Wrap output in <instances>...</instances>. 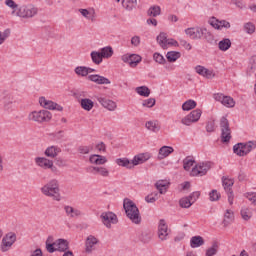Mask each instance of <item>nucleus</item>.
<instances>
[{
  "instance_id": "1",
  "label": "nucleus",
  "mask_w": 256,
  "mask_h": 256,
  "mask_svg": "<svg viewBox=\"0 0 256 256\" xmlns=\"http://www.w3.org/2000/svg\"><path fill=\"white\" fill-rule=\"evenodd\" d=\"M42 195L50 197L53 201H61V189H59V181L52 179L40 188Z\"/></svg>"
},
{
  "instance_id": "2",
  "label": "nucleus",
  "mask_w": 256,
  "mask_h": 256,
  "mask_svg": "<svg viewBox=\"0 0 256 256\" xmlns=\"http://www.w3.org/2000/svg\"><path fill=\"white\" fill-rule=\"evenodd\" d=\"M123 208L130 221L135 223V225H139V223H141V214L139 213V208H137L135 202L131 201L128 198H125Z\"/></svg>"
},
{
  "instance_id": "3",
  "label": "nucleus",
  "mask_w": 256,
  "mask_h": 256,
  "mask_svg": "<svg viewBox=\"0 0 256 256\" xmlns=\"http://www.w3.org/2000/svg\"><path fill=\"white\" fill-rule=\"evenodd\" d=\"M185 34L190 37V39H193L194 41H197L199 39H206V41H211L213 39V34L207 30L205 27H191L185 29Z\"/></svg>"
},
{
  "instance_id": "4",
  "label": "nucleus",
  "mask_w": 256,
  "mask_h": 256,
  "mask_svg": "<svg viewBox=\"0 0 256 256\" xmlns=\"http://www.w3.org/2000/svg\"><path fill=\"white\" fill-rule=\"evenodd\" d=\"M39 13V9L35 7L34 5H24L17 9L16 11V17H21L22 19H31L35 17Z\"/></svg>"
},
{
  "instance_id": "5",
  "label": "nucleus",
  "mask_w": 256,
  "mask_h": 256,
  "mask_svg": "<svg viewBox=\"0 0 256 256\" xmlns=\"http://www.w3.org/2000/svg\"><path fill=\"white\" fill-rule=\"evenodd\" d=\"M51 112L47 110L33 111L28 115L29 121H34L35 123H45L47 121H51Z\"/></svg>"
},
{
  "instance_id": "6",
  "label": "nucleus",
  "mask_w": 256,
  "mask_h": 256,
  "mask_svg": "<svg viewBox=\"0 0 256 256\" xmlns=\"http://www.w3.org/2000/svg\"><path fill=\"white\" fill-rule=\"evenodd\" d=\"M220 129L222 143H229L231 141V127H229V120L225 116L220 120Z\"/></svg>"
},
{
  "instance_id": "7",
  "label": "nucleus",
  "mask_w": 256,
  "mask_h": 256,
  "mask_svg": "<svg viewBox=\"0 0 256 256\" xmlns=\"http://www.w3.org/2000/svg\"><path fill=\"white\" fill-rule=\"evenodd\" d=\"M253 145H255L252 141L248 143H238L233 146V151L239 157H245V155H249L251 151H253Z\"/></svg>"
},
{
  "instance_id": "8",
  "label": "nucleus",
  "mask_w": 256,
  "mask_h": 256,
  "mask_svg": "<svg viewBox=\"0 0 256 256\" xmlns=\"http://www.w3.org/2000/svg\"><path fill=\"white\" fill-rule=\"evenodd\" d=\"M17 241V235L14 232L7 233L1 242L0 250L2 253H7L11 247H13V244Z\"/></svg>"
},
{
  "instance_id": "9",
  "label": "nucleus",
  "mask_w": 256,
  "mask_h": 256,
  "mask_svg": "<svg viewBox=\"0 0 256 256\" xmlns=\"http://www.w3.org/2000/svg\"><path fill=\"white\" fill-rule=\"evenodd\" d=\"M209 169H211V162H200L192 168L190 175L191 177H203V175H207Z\"/></svg>"
},
{
  "instance_id": "10",
  "label": "nucleus",
  "mask_w": 256,
  "mask_h": 256,
  "mask_svg": "<svg viewBox=\"0 0 256 256\" xmlns=\"http://www.w3.org/2000/svg\"><path fill=\"white\" fill-rule=\"evenodd\" d=\"M203 111L201 109H195L191 113H189L187 116L182 118L181 123L182 125H186L189 127V125H193V123H197L199 119H201Z\"/></svg>"
},
{
  "instance_id": "11",
  "label": "nucleus",
  "mask_w": 256,
  "mask_h": 256,
  "mask_svg": "<svg viewBox=\"0 0 256 256\" xmlns=\"http://www.w3.org/2000/svg\"><path fill=\"white\" fill-rule=\"evenodd\" d=\"M169 233H171V230L169 229L167 222L165 219H160L157 232L158 239H160V241H167V239H169Z\"/></svg>"
},
{
  "instance_id": "12",
  "label": "nucleus",
  "mask_w": 256,
  "mask_h": 256,
  "mask_svg": "<svg viewBox=\"0 0 256 256\" xmlns=\"http://www.w3.org/2000/svg\"><path fill=\"white\" fill-rule=\"evenodd\" d=\"M123 63H128L132 68H135L143 61V58L139 54H124L121 56Z\"/></svg>"
},
{
  "instance_id": "13",
  "label": "nucleus",
  "mask_w": 256,
  "mask_h": 256,
  "mask_svg": "<svg viewBox=\"0 0 256 256\" xmlns=\"http://www.w3.org/2000/svg\"><path fill=\"white\" fill-rule=\"evenodd\" d=\"M100 217L102 219V223H104L105 227L108 229H111V225H117V223H119L117 214L113 212H103Z\"/></svg>"
},
{
  "instance_id": "14",
  "label": "nucleus",
  "mask_w": 256,
  "mask_h": 256,
  "mask_svg": "<svg viewBox=\"0 0 256 256\" xmlns=\"http://www.w3.org/2000/svg\"><path fill=\"white\" fill-rule=\"evenodd\" d=\"M222 185L224 190L226 191L228 195V203L230 205H233V185H235V180L227 177H222Z\"/></svg>"
},
{
  "instance_id": "15",
  "label": "nucleus",
  "mask_w": 256,
  "mask_h": 256,
  "mask_svg": "<svg viewBox=\"0 0 256 256\" xmlns=\"http://www.w3.org/2000/svg\"><path fill=\"white\" fill-rule=\"evenodd\" d=\"M39 103L44 109H49L50 111H63V106L51 100H47L45 97H40Z\"/></svg>"
},
{
  "instance_id": "16",
  "label": "nucleus",
  "mask_w": 256,
  "mask_h": 256,
  "mask_svg": "<svg viewBox=\"0 0 256 256\" xmlns=\"http://www.w3.org/2000/svg\"><path fill=\"white\" fill-rule=\"evenodd\" d=\"M215 101H219L224 107H235V100L230 96H225L221 93L214 94Z\"/></svg>"
},
{
  "instance_id": "17",
  "label": "nucleus",
  "mask_w": 256,
  "mask_h": 256,
  "mask_svg": "<svg viewBox=\"0 0 256 256\" xmlns=\"http://www.w3.org/2000/svg\"><path fill=\"white\" fill-rule=\"evenodd\" d=\"M150 158H151V153L149 152L137 154L132 159V165L133 167H137V165H143V163H146V161H149Z\"/></svg>"
},
{
  "instance_id": "18",
  "label": "nucleus",
  "mask_w": 256,
  "mask_h": 256,
  "mask_svg": "<svg viewBox=\"0 0 256 256\" xmlns=\"http://www.w3.org/2000/svg\"><path fill=\"white\" fill-rule=\"evenodd\" d=\"M35 163L42 169H51L52 171H55V167H53V161L45 157H36Z\"/></svg>"
},
{
  "instance_id": "19",
  "label": "nucleus",
  "mask_w": 256,
  "mask_h": 256,
  "mask_svg": "<svg viewBox=\"0 0 256 256\" xmlns=\"http://www.w3.org/2000/svg\"><path fill=\"white\" fill-rule=\"evenodd\" d=\"M98 103L104 107V109H108V111H115L117 109V103L115 101L107 99L105 97H97Z\"/></svg>"
},
{
  "instance_id": "20",
  "label": "nucleus",
  "mask_w": 256,
  "mask_h": 256,
  "mask_svg": "<svg viewBox=\"0 0 256 256\" xmlns=\"http://www.w3.org/2000/svg\"><path fill=\"white\" fill-rule=\"evenodd\" d=\"M15 96L13 94H5L2 98V103L5 111H11L13 104L15 103Z\"/></svg>"
},
{
  "instance_id": "21",
  "label": "nucleus",
  "mask_w": 256,
  "mask_h": 256,
  "mask_svg": "<svg viewBox=\"0 0 256 256\" xmlns=\"http://www.w3.org/2000/svg\"><path fill=\"white\" fill-rule=\"evenodd\" d=\"M88 173H92V175H101V177H108L109 170L105 167L99 166H90L87 168Z\"/></svg>"
},
{
  "instance_id": "22",
  "label": "nucleus",
  "mask_w": 256,
  "mask_h": 256,
  "mask_svg": "<svg viewBox=\"0 0 256 256\" xmlns=\"http://www.w3.org/2000/svg\"><path fill=\"white\" fill-rule=\"evenodd\" d=\"M97 243H99V239L93 235H89L85 242L86 253H91L95 250V245H97Z\"/></svg>"
},
{
  "instance_id": "23",
  "label": "nucleus",
  "mask_w": 256,
  "mask_h": 256,
  "mask_svg": "<svg viewBox=\"0 0 256 256\" xmlns=\"http://www.w3.org/2000/svg\"><path fill=\"white\" fill-rule=\"evenodd\" d=\"M173 151H175V149H173V147L171 146H162L158 152V156H157L158 160L163 161V159H166V157H169V155H171Z\"/></svg>"
},
{
  "instance_id": "24",
  "label": "nucleus",
  "mask_w": 256,
  "mask_h": 256,
  "mask_svg": "<svg viewBox=\"0 0 256 256\" xmlns=\"http://www.w3.org/2000/svg\"><path fill=\"white\" fill-rule=\"evenodd\" d=\"M64 211L70 219H77V217H81V210L73 208L72 206H64Z\"/></svg>"
},
{
  "instance_id": "25",
  "label": "nucleus",
  "mask_w": 256,
  "mask_h": 256,
  "mask_svg": "<svg viewBox=\"0 0 256 256\" xmlns=\"http://www.w3.org/2000/svg\"><path fill=\"white\" fill-rule=\"evenodd\" d=\"M89 161L92 165H105V163H107V157L99 154H93L89 157Z\"/></svg>"
},
{
  "instance_id": "26",
  "label": "nucleus",
  "mask_w": 256,
  "mask_h": 256,
  "mask_svg": "<svg viewBox=\"0 0 256 256\" xmlns=\"http://www.w3.org/2000/svg\"><path fill=\"white\" fill-rule=\"evenodd\" d=\"M60 153L61 149L58 146H50L46 148L44 155H46V157H49L50 159H55V157H57V155H59Z\"/></svg>"
},
{
  "instance_id": "27",
  "label": "nucleus",
  "mask_w": 256,
  "mask_h": 256,
  "mask_svg": "<svg viewBox=\"0 0 256 256\" xmlns=\"http://www.w3.org/2000/svg\"><path fill=\"white\" fill-rule=\"evenodd\" d=\"M145 127L148 131H152V133H159L161 131V125H159L157 120L147 121Z\"/></svg>"
},
{
  "instance_id": "28",
  "label": "nucleus",
  "mask_w": 256,
  "mask_h": 256,
  "mask_svg": "<svg viewBox=\"0 0 256 256\" xmlns=\"http://www.w3.org/2000/svg\"><path fill=\"white\" fill-rule=\"evenodd\" d=\"M56 251L65 252L69 249V242L65 239H58L55 241Z\"/></svg>"
},
{
  "instance_id": "29",
  "label": "nucleus",
  "mask_w": 256,
  "mask_h": 256,
  "mask_svg": "<svg viewBox=\"0 0 256 256\" xmlns=\"http://www.w3.org/2000/svg\"><path fill=\"white\" fill-rule=\"evenodd\" d=\"M205 245V240L201 236H193L190 239V246L192 249H197V247H201Z\"/></svg>"
},
{
  "instance_id": "30",
  "label": "nucleus",
  "mask_w": 256,
  "mask_h": 256,
  "mask_svg": "<svg viewBox=\"0 0 256 256\" xmlns=\"http://www.w3.org/2000/svg\"><path fill=\"white\" fill-rule=\"evenodd\" d=\"M233 221H235V214L231 210H226L224 214V220H223L224 227L231 225Z\"/></svg>"
},
{
  "instance_id": "31",
  "label": "nucleus",
  "mask_w": 256,
  "mask_h": 256,
  "mask_svg": "<svg viewBox=\"0 0 256 256\" xmlns=\"http://www.w3.org/2000/svg\"><path fill=\"white\" fill-rule=\"evenodd\" d=\"M80 105L82 109H84V111H91V109L95 107V102H93V100L89 98H84V99H81Z\"/></svg>"
},
{
  "instance_id": "32",
  "label": "nucleus",
  "mask_w": 256,
  "mask_h": 256,
  "mask_svg": "<svg viewBox=\"0 0 256 256\" xmlns=\"http://www.w3.org/2000/svg\"><path fill=\"white\" fill-rule=\"evenodd\" d=\"M116 164L119 167H126V169H133V160H129L128 158H118L116 159Z\"/></svg>"
},
{
  "instance_id": "33",
  "label": "nucleus",
  "mask_w": 256,
  "mask_h": 256,
  "mask_svg": "<svg viewBox=\"0 0 256 256\" xmlns=\"http://www.w3.org/2000/svg\"><path fill=\"white\" fill-rule=\"evenodd\" d=\"M79 13H81L82 17H85V19L92 22L95 21V10L79 9Z\"/></svg>"
},
{
  "instance_id": "34",
  "label": "nucleus",
  "mask_w": 256,
  "mask_h": 256,
  "mask_svg": "<svg viewBox=\"0 0 256 256\" xmlns=\"http://www.w3.org/2000/svg\"><path fill=\"white\" fill-rule=\"evenodd\" d=\"M156 40L162 49H167V34L165 32H161Z\"/></svg>"
},
{
  "instance_id": "35",
  "label": "nucleus",
  "mask_w": 256,
  "mask_h": 256,
  "mask_svg": "<svg viewBox=\"0 0 256 256\" xmlns=\"http://www.w3.org/2000/svg\"><path fill=\"white\" fill-rule=\"evenodd\" d=\"M220 51H229L231 49V40L229 38H224L218 43Z\"/></svg>"
},
{
  "instance_id": "36",
  "label": "nucleus",
  "mask_w": 256,
  "mask_h": 256,
  "mask_svg": "<svg viewBox=\"0 0 256 256\" xmlns=\"http://www.w3.org/2000/svg\"><path fill=\"white\" fill-rule=\"evenodd\" d=\"M166 59L169 61V63H175L177 59H181V52L170 51L166 54Z\"/></svg>"
},
{
  "instance_id": "37",
  "label": "nucleus",
  "mask_w": 256,
  "mask_h": 256,
  "mask_svg": "<svg viewBox=\"0 0 256 256\" xmlns=\"http://www.w3.org/2000/svg\"><path fill=\"white\" fill-rule=\"evenodd\" d=\"M148 17H159L161 15V7L154 5L151 6L147 11Z\"/></svg>"
},
{
  "instance_id": "38",
  "label": "nucleus",
  "mask_w": 256,
  "mask_h": 256,
  "mask_svg": "<svg viewBox=\"0 0 256 256\" xmlns=\"http://www.w3.org/2000/svg\"><path fill=\"white\" fill-rule=\"evenodd\" d=\"M155 187L159 190L160 195H164V193H167V181L159 180L156 182Z\"/></svg>"
},
{
  "instance_id": "39",
  "label": "nucleus",
  "mask_w": 256,
  "mask_h": 256,
  "mask_svg": "<svg viewBox=\"0 0 256 256\" xmlns=\"http://www.w3.org/2000/svg\"><path fill=\"white\" fill-rule=\"evenodd\" d=\"M100 53L103 59H110V57H113V47L106 46L101 48Z\"/></svg>"
},
{
  "instance_id": "40",
  "label": "nucleus",
  "mask_w": 256,
  "mask_h": 256,
  "mask_svg": "<svg viewBox=\"0 0 256 256\" xmlns=\"http://www.w3.org/2000/svg\"><path fill=\"white\" fill-rule=\"evenodd\" d=\"M90 56L95 65H101V63H103V56L101 52L92 51Z\"/></svg>"
},
{
  "instance_id": "41",
  "label": "nucleus",
  "mask_w": 256,
  "mask_h": 256,
  "mask_svg": "<svg viewBox=\"0 0 256 256\" xmlns=\"http://www.w3.org/2000/svg\"><path fill=\"white\" fill-rule=\"evenodd\" d=\"M46 250L48 253H55L57 251V246H55V242L53 243L52 236H49L46 240Z\"/></svg>"
},
{
  "instance_id": "42",
  "label": "nucleus",
  "mask_w": 256,
  "mask_h": 256,
  "mask_svg": "<svg viewBox=\"0 0 256 256\" xmlns=\"http://www.w3.org/2000/svg\"><path fill=\"white\" fill-rule=\"evenodd\" d=\"M179 205L182 207V209H189L191 205H193V202L189 196L183 197L179 200Z\"/></svg>"
},
{
  "instance_id": "43",
  "label": "nucleus",
  "mask_w": 256,
  "mask_h": 256,
  "mask_svg": "<svg viewBox=\"0 0 256 256\" xmlns=\"http://www.w3.org/2000/svg\"><path fill=\"white\" fill-rule=\"evenodd\" d=\"M193 165H195V160L190 156H187L183 160V167L185 171H191V167H193Z\"/></svg>"
},
{
  "instance_id": "44",
  "label": "nucleus",
  "mask_w": 256,
  "mask_h": 256,
  "mask_svg": "<svg viewBox=\"0 0 256 256\" xmlns=\"http://www.w3.org/2000/svg\"><path fill=\"white\" fill-rule=\"evenodd\" d=\"M219 251V244L213 242L212 246L206 250V256H215Z\"/></svg>"
},
{
  "instance_id": "45",
  "label": "nucleus",
  "mask_w": 256,
  "mask_h": 256,
  "mask_svg": "<svg viewBox=\"0 0 256 256\" xmlns=\"http://www.w3.org/2000/svg\"><path fill=\"white\" fill-rule=\"evenodd\" d=\"M195 107H197L195 100H187L182 104L183 111H191V109H195Z\"/></svg>"
},
{
  "instance_id": "46",
  "label": "nucleus",
  "mask_w": 256,
  "mask_h": 256,
  "mask_svg": "<svg viewBox=\"0 0 256 256\" xmlns=\"http://www.w3.org/2000/svg\"><path fill=\"white\" fill-rule=\"evenodd\" d=\"M122 5L127 11H132L137 5V0H122Z\"/></svg>"
},
{
  "instance_id": "47",
  "label": "nucleus",
  "mask_w": 256,
  "mask_h": 256,
  "mask_svg": "<svg viewBox=\"0 0 256 256\" xmlns=\"http://www.w3.org/2000/svg\"><path fill=\"white\" fill-rule=\"evenodd\" d=\"M136 92L138 93V95H141V97H149V95H151V90H149L147 86L137 87Z\"/></svg>"
},
{
  "instance_id": "48",
  "label": "nucleus",
  "mask_w": 256,
  "mask_h": 256,
  "mask_svg": "<svg viewBox=\"0 0 256 256\" xmlns=\"http://www.w3.org/2000/svg\"><path fill=\"white\" fill-rule=\"evenodd\" d=\"M151 239H153V233H151V231H144L140 235V241H142V243H149Z\"/></svg>"
},
{
  "instance_id": "49",
  "label": "nucleus",
  "mask_w": 256,
  "mask_h": 256,
  "mask_svg": "<svg viewBox=\"0 0 256 256\" xmlns=\"http://www.w3.org/2000/svg\"><path fill=\"white\" fill-rule=\"evenodd\" d=\"M241 217L242 219H244V221H249V219H251V217H253V212H251V210L247 207H243L241 209Z\"/></svg>"
},
{
  "instance_id": "50",
  "label": "nucleus",
  "mask_w": 256,
  "mask_h": 256,
  "mask_svg": "<svg viewBox=\"0 0 256 256\" xmlns=\"http://www.w3.org/2000/svg\"><path fill=\"white\" fill-rule=\"evenodd\" d=\"M93 151V144L88 146H79L78 152L81 153V155H89Z\"/></svg>"
},
{
  "instance_id": "51",
  "label": "nucleus",
  "mask_w": 256,
  "mask_h": 256,
  "mask_svg": "<svg viewBox=\"0 0 256 256\" xmlns=\"http://www.w3.org/2000/svg\"><path fill=\"white\" fill-rule=\"evenodd\" d=\"M11 36V30L6 29L3 32L0 31V45H3L7 39Z\"/></svg>"
},
{
  "instance_id": "52",
  "label": "nucleus",
  "mask_w": 256,
  "mask_h": 256,
  "mask_svg": "<svg viewBox=\"0 0 256 256\" xmlns=\"http://www.w3.org/2000/svg\"><path fill=\"white\" fill-rule=\"evenodd\" d=\"M5 5L7 7H9L10 9H13L12 11V15H16L17 13V9L19 7V5H17V3H15L13 0H5Z\"/></svg>"
},
{
  "instance_id": "53",
  "label": "nucleus",
  "mask_w": 256,
  "mask_h": 256,
  "mask_svg": "<svg viewBox=\"0 0 256 256\" xmlns=\"http://www.w3.org/2000/svg\"><path fill=\"white\" fill-rule=\"evenodd\" d=\"M74 71L79 77H87V67L85 66H78Z\"/></svg>"
},
{
  "instance_id": "54",
  "label": "nucleus",
  "mask_w": 256,
  "mask_h": 256,
  "mask_svg": "<svg viewBox=\"0 0 256 256\" xmlns=\"http://www.w3.org/2000/svg\"><path fill=\"white\" fill-rule=\"evenodd\" d=\"M153 59L156 63H159L160 65H165V63H167V60H165V57H163V55L157 52L154 53Z\"/></svg>"
},
{
  "instance_id": "55",
  "label": "nucleus",
  "mask_w": 256,
  "mask_h": 256,
  "mask_svg": "<svg viewBox=\"0 0 256 256\" xmlns=\"http://www.w3.org/2000/svg\"><path fill=\"white\" fill-rule=\"evenodd\" d=\"M209 199L210 201H219V199H221V194L217 190H212L209 193Z\"/></svg>"
},
{
  "instance_id": "56",
  "label": "nucleus",
  "mask_w": 256,
  "mask_h": 256,
  "mask_svg": "<svg viewBox=\"0 0 256 256\" xmlns=\"http://www.w3.org/2000/svg\"><path fill=\"white\" fill-rule=\"evenodd\" d=\"M244 30L249 34L255 33V24L248 22L244 25Z\"/></svg>"
},
{
  "instance_id": "57",
  "label": "nucleus",
  "mask_w": 256,
  "mask_h": 256,
  "mask_svg": "<svg viewBox=\"0 0 256 256\" xmlns=\"http://www.w3.org/2000/svg\"><path fill=\"white\" fill-rule=\"evenodd\" d=\"M155 98H149L143 101L142 105L143 107H148L149 109H151V107H155Z\"/></svg>"
},
{
  "instance_id": "58",
  "label": "nucleus",
  "mask_w": 256,
  "mask_h": 256,
  "mask_svg": "<svg viewBox=\"0 0 256 256\" xmlns=\"http://www.w3.org/2000/svg\"><path fill=\"white\" fill-rule=\"evenodd\" d=\"M98 85H111V80H109L107 77L105 76H101L99 75L98 78Z\"/></svg>"
},
{
  "instance_id": "59",
  "label": "nucleus",
  "mask_w": 256,
  "mask_h": 256,
  "mask_svg": "<svg viewBox=\"0 0 256 256\" xmlns=\"http://www.w3.org/2000/svg\"><path fill=\"white\" fill-rule=\"evenodd\" d=\"M131 45H133V47H139V45H141V37L133 36L131 38Z\"/></svg>"
},
{
  "instance_id": "60",
  "label": "nucleus",
  "mask_w": 256,
  "mask_h": 256,
  "mask_svg": "<svg viewBox=\"0 0 256 256\" xmlns=\"http://www.w3.org/2000/svg\"><path fill=\"white\" fill-rule=\"evenodd\" d=\"M206 70L207 68H205V66L198 65L195 67L196 73H198V75H201L202 77H204Z\"/></svg>"
},
{
  "instance_id": "61",
  "label": "nucleus",
  "mask_w": 256,
  "mask_h": 256,
  "mask_svg": "<svg viewBox=\"0 0 256 256\" xmlns=\"http://www.w3.org/2000/svg\"><path fill=\"white\" fill-rule=\"evenodd\" d=\"M200 196H201V192L196 191V192H193L192 194H190L188 196V198H190V200H192V202L195 203V201H197Z\"/></svg>"
},
{
  "instance_id": "62",
  "label": "nucleus",
  "mask_w": 256,
  "mask_h": 256,
  "mask_svg": "<svg viewBox=\"0 0 256 256\" xmlns=\"http://www.w3.org/2000/svg\"><path fill=\"white\" fill-rule=\"evenodd\" d=\"M88 81H92V83H96L99 85V74H91L88 76Z\"/></svg>"
},
{
  "instance_id": "63",
  "label": "nucleus",
  "mask_w": 256,
  "mask_h": 256,
  "mask_svg": "<svg viewBox=\"0 0 256 256\" xmlns=\"http://www.w3.org/2000/svg\"><path fill=\"white\" fill-rule=\"evenodd\" d=\"M203 77H205L206 79H213V77H215V72H213V70L206 68Z\"/></svg>"
},
{
  "instance_id": "64",
  "label": "nucleus",
  "mask_w": 256,
  "mask_h": 256,
  "mask_svg": "<svg viewBox=\"0 0 256 256\" xmlns=\"http://www.w3.org/2000/svg\"><path fill=\"white\" fill-rule=\"evenodd\" d=\"M96 149L97 151H99L100 153L103 152L105 153L107 151V146L105 145V143L100 142L96 145Z\"/></svg>"
}]
</instances>
